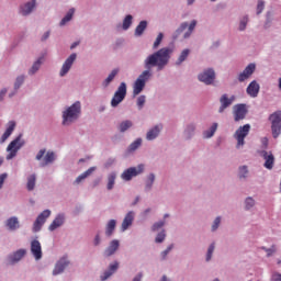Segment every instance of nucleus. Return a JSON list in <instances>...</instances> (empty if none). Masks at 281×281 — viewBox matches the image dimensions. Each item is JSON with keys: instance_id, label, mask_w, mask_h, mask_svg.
<instances>
[{"instance_id": "1a4fd4ad", "label": "nucleus", "mask_w": 281, "mask_h": 281, "mask_svg": "<svg viewBox=\"0 0 281 281\" xmlns=\"http://www.w3.org/2000/svg\"><path fill=\"white\" fill-rule=\"evenodd\" d=\"M259 156L265 159L263 166L267 168V170H273V165L276 164V157L273 156V153L261 150L259 151Z\"/></svg>"}, {"instance_id": "de8ad7c7", "label": "nucleus", "mask_w": 281, "mask_h": 281, "mask_svg": "<svg viewBox=\"0 0 281 281\" xmlns=\"http://www.w3.org/2000/svg\"><path fill=\"white\" fill-rule=\"evenodd\" d=\"M214 249H215L214 244H211L206 254V262H210V260H212V255L214 254Z\"/></svg>"}, {"instance_id": "f03ea898", "label": "nucleus", "mask_w": 281, "mask_h": 281, "mask_svg": "<svg viewBox=\"0 0 281 281\" xmlns=\"http://www.w3.org/2000/svg\"><path fill=\"white\" fill-rule=\"evenodd\" d=\"M81 111L80 102L77 101L72 105H70L66 111L63 113V124L64 126H69V124L76 122L79 117Z\"/></svg>"}, {"instance_id": "dca6fc26", "label": "nucleus", "mask_w": 281, "mask_h": 281, "mask_svg": "<svg viewBox=\"0 0 281 281\" xmlns=\"http://www.w3.org/2000/svg\"><path fill=\"white\" fill-rule=\"evenodd\" d=\"M259 93H260V83H258V81L256 80L251 81L247 87V94L250 95V98H258Z\"/></svg>"}, {"instance_id": "423d86ee", "label": "nucleus", "mask_w": 281, "mask_h": 281, "mask_svg": "<svg viewBox=\"0 0 281 281\" xmlns=\"http://www.w3.org/2000/svg\"><path fill=\"white\" fill-rule=\"evenodd\" d=\"M124 98H126V82H121L111 100V106H119V104L124 100Z\"/></svg>"}, {"instance_id": "37998d69", "label": "nucleus", "mask_w": 281, "mask_h": 281, "mask_svg": "<svg viewBox=\"0 0 281 281\" xmlns=\"http://www.w3.org/2000/svg\"><path fill=\"white\" fill-rule=\"evenodd\" d=\"M162 41H164V33H159L158 36L156 37V41L154 42L153 49H158Z\"/></svg>"}, {"instance_id": "2f4dec72", "label": "nucleus", "mask_w": 281, "mask_h": 281, "mask_svg": "<svg viewBox=\"0 0 281 281\" xmlns=\"http://www.w3.org/2000/svg\"><path fill=\"white\" fill-rule=\"evenodd\" d=\"M56 159V154L54 151H47L44 157V164L42 166H48V164H54Z\"/></svg>"}, {"instance_id": "bf43d9fd", "label": "nucleus", "mask_w": 281, "mask_h": 281, "mask_svg": "<svg viewBox=\"0 0 281 281\" xmlns=\"http://www.w3.org/2000/svg\"><path fill=\"white\" fill-rule=\"evenodd\" d=\"M239 82H245L247 80V68L238 77Z\"/></svg>"}, {"instance_id": "6ab92c4d", "label": "nucleus", "mask_w": 281, "mask_h": 281, "mask_svg": "<svg viewBox=\"0 0 281 281\" xmlns=\"http://www.w3.org/2000/svg\"><path fill=\"white\" fill-rule=\"evenodd\" d=\"M27 254V250L25 249H19L12 255L9 256V265H14L23 259V257Z\"/></svg>"}, {"instance_id": "0e129e2a", "label": "nucleus", "mask_w": 281, "mask_h": 281, "mask_svg": "<svg viewBox=\"0 0 281 281\" xmlns=\"http://www.w3.org/2000/svg\"><path fill=\"white\" fill-rule=\"evenodd\" d=\"M254 205H256V201L254 200V198H248L247 199V206L248 207H254Z\"/></svg>"}, {"instance_id": "5fc2aeb1", "label": "nucleus", "mask_w": 281, "mask_h": 281, "mask_svg": "<svg viewBox=\"0 0 281 281\" xmlns=\"http://www.w3.org/2000/svg\"><path fill=\"white\" fill-rule=\"evenodd\" d=\"M262 10H265V1L259 0L257 3V14H262Z\"/></svg>"}, {"instance_id": "7c9ffc66", "label": "nucleus", "mask_w": 281, "mask_h": 281, "mask_svg": "<svg viewBox=\"0 0 281 281\" xmlns=\"http://www.w3.org/2000/svg\"><path fill=\"white\" fill-rule=\"evenodd\" d=\"M75 12H76V9H74V8L69 9L66 16L61 19L59 25H61V26L67 25V23H69V21H71V19H74Z\"/></svg>"}, {"instance_id": "20e7f679", "label": "nucleus", "mask_w": 281, "mask_h": 281, "mask_svg": "<svg viewBox=\"0 0 281 281\" xmlns=\"http://www.w3.org/2000/svg\"><path fill=\"white\" fill-rule=\"evenodd\" d=\"M21 137H23V135L20 134L7 147V150L9 151V155H7L8 160L14 159V157H16V153H19V150L23 147V144H25L23 140H21Z\"/></svg>"}, {"instance_id": "cd10ccee", "label": "nucleus", "mask_w": 281, "mask_h": 281, "mask_svg": "<svg viewBox=\"0 0 281 281\" xmlns=\"http://www.w3.org/2000/svg\"><path fill=\"white\" fill-rule=\"evenodd\" d=\"M93 172H95V167H90L87 171H85L83 173H81V175L75 180V183H81L82 181H85V179H87V177H90L91 175H93Z\"/></svg>"}, {"instance_id": "6e6d98bb", "label": "nucleus", "mask_w": 281, "mask_h": 281, "mask_svg": "<svg viewBox=\"0 0 281 281\" xmlns=\"http://www.w3.org/2000/svg\"><path fill=\"white\" fill-rule=\"evenodd\" d=\"M247 177V167L243 166L239 168V179H245Z\"/></svg>"}, {"instance_id": "79ce46f5", "label": "nucleus", "mask_w": 281, "mask_h": 281, "mask_svg": "<svg viewBox=\"0 0 281 281\" xmlns=\"http://www.w3.org/2000/svg\"><path fill=\"white\" fill-rule=\"evenodd\" d=\"M194 27H196V20L191 21L188 32L184 33V38H190V35L192 34V32H194Z\"/></svg>"}, {"instance_id": "e433bc0d", "label": "nucleus", "mask_w": 281, "mask_h": 281, "mask_svg": "<svg viewBox=\"0 0 281 281\" xmlns=\"http://www.w3.org/2000/svg\"><path fill=\"white\" fill-rule=\"evenodd\" d=\"M188 56H190V49L186 48L181 52L178 60L176 61V65H181V63H183Z\"/></svg>"}, {"instance_id": "4d7b16f0", "label": "nucleus", "mask_w": 281, "mask_h": 281, "mask_svg": "<svg viewBox=\"0 0 281 281\" xmlns=\"http://www.w3.org/2000/svg\"><path fill=\"white\" fill-rule=\"evenodd\" d=\"M218 225H221V217H216L213 225H212V231L216 232L218 229Z\"/></svg>"}, {"instance_id": "7ed1b4c3", "label": "nucleus", "mask_w": 281, "mask_h": 281, "mask_svg": "<svg viewBox=\"0 0 281 281\" xmlns=\"http://www.w3.org/2000/svg\"><path fill=\"white\" fill-rule=\"evenodd\" d=\"M150 76H153V74H150V70H144L138 78L136 79V81L134 82L133 86V95L135 98V95H139V93H142V91H144V87H146V81L150 79Z\"/></svg>"}, {"instance_id": "f3484780", "label": "nucleus", "mask_w": 281, "mask_h": 281, "mask_svg": "<svg viewBox=\"0 0 281 281\" xmlns=\"http://www.w3.org/2000/svg\"><path fill=\"white\" fill-rule=\"evenodd\" d=\"M234 100H236L235 95H232L228 99L227 94H223L220 99V102L222 105L220 106L218 113H223V111H225L227 109V106H231V104H233Z\"/></svg>"}, {"instance_id": "2eb2a0df", "label": "nucleus", "mask_w": 281, "mask_h": 281, "mask_svg": "<svg viewBox=\"0 0 281 281\" xmlns=\"http://www.w3.org/2000/svg\"><path fill=\"white\" fill-rule=\"evenodd\" d=\"M67 267H69V260H67V257L60 258L53 270V276H59V273H63Z\"/></svg>"}, {"instance_id": "a18cd8bd", "label": "nucleus", "mask_w": 281, "mask_h": 281, "mask_svg": "<svg viewBox=\"0 0 281 281\" xmlns=\"http://www.w3.org/2000/svg\"><path fill=\"white\" fill-rule=\"evenodd\" d=\"M136 104L139 110L144 109V104H146V95H139L137 98Z\"/></svg>"}, {"instance_id": "39448f33", "label": "nucleus", "mask_w": 281, "mask_h": 281, "mask_svg": "<svg viewBox=\"0 0 281 281\" xmlns=\"http://www.w3.org/2000/svg\"><path fill=\"white\" fill-rule=\"evenodd\" d=\"M271 122L272 136L276 138L280 137L281 133V111L272 113L269 117Z\"/></svg>"}, {"instance_id": "338daca9", "label": "nucleus", "mask_w": 281, "mask_h": 281, "mask_svg": "<svg viewBox=\"0 0 281 281\" xmlns=\"http://www.w3.org/2000/svg\"><path fill=\"white\" fill-rule=\"evenodd\" d=\"M7 93H8V89H5V88L0 91V102L3 100V98Z\"/></svg>"}, {"instance_id": "a211bd4d", "label": "nucleus", "mask_w": 281, "mask_h": 281, "mask_svg": "<svg viewBox=\"0 0 281 281\" xmlns=\"http://www.w3.org/2000/svg\"><path fill=\"white\" fill-rule=\"evenodd\" d=\"M135 220V213H133V211H130L123 222H122V225H121V229L122 232H126V229H128L131 227V225H133V221Z\"/></svg>"}, {"instance_id": "f704fd0d", "label": "nucleus", "mask_w": 281, "mask_h": 281, "mask_svg": "<svg viewBox=\"0 0 281 281\" xmlns=\"http://www.w3.org/2000/svg\"><path fill=\"white\" fill-rule=\"evenodd\" d=\"M216 128H218V123H213L211 128L204 132V137L206 139H210V137H214V134L216 133Z\"/></svg>"}, {"instance_id": "5701e85b", "label": "nucleus", "mask_w": 281, "mask_h": 281, "mask_svg": "<svg viewBox=\"0 0 281 281\" xmlns=\"http://www.w3.org/2000/svg\"><path fill=\"white\" fill-rule=\"evenodd\" d=\"M65 223V214H58L55 220L52 222V224L48 226L49 232H54L58 229V227H61V225Z\"/></svg>"}, {"instance_id": "8fccbe9b", "label": "nucleus", "mask_w": 281, "mask_h": 281, "mask_svg": "<svg viewBox=\"0 0 281 281\" xmlns=\"http://www.w3.org/2000/svg\"><path fill=\"white\" fill-rule=\"evenodd\" d=\"M247 27V18L244 16L240 22H239V26H238V30L239 32H244V30H246Z\"/></svg>"}, {"instance_id": "3c124183", "label": "nucleus", "mask_w": 281, "mask_h": 281, "mask_svg": "<svg viewBox=\"0 0 281 281\" xmlns=\"http://www.w3.org/2000/svg\"><path fill=\"white\" fill-rule=\"evenodd\" d=\"M262 250L266 251L268 257L273 256V254H276V251H277L274 245L271 248L262 247Z\"/></svg>"}, {"instance_id": "774afa93", "label": "nucleus", "mask_w": 281, "mask_h": 281, "mask_svg": "<svg viewBox=\"0 0 281 281\" xmlns=\"http://www.w3.org/2000/svg\"><path fill=\"white\" fill-rule=\"evenodd\" d=\"M100 245V234H97L94 237V246L98 247Z\"/></svg>"}, {"instance_id": "4be33fe9", "label": "nucleus", "mask_w": 281, "mask_h": 281, "mask_svg": "<svg viewBox=\"0 0 281 281\" xmlns=\"http://www.w3.org/2000/svg\"><path fill=\"white\" fill-rule=\"evenodd\" d=\"M14 128H16V123L14 121H10L8 123V127H7L5 132L3 133V135L0 138V144L5 143L8 137H10V135H12V133H14Z\"/></svg>"}, {"instance_id": "c03bdc74", "label": "nucleus", "mask_w": 281, "mask_h": 281, "mask_svg": "<svg viewBox=\"0 0 281 281\" xmlns=\"http://www.w3.org/2000/svg\"><path fill=\"white\" fill-rule=\"evenodd\" d=\"M153 183H155V173H150L148 176V179L146 182V190H150V188H153Z\"/></svg>"}, {"instance_id": "4468645a", "label": "nucleus", "mask_w": 281, "mask_h": 281, "mask_svg": "<svg viewBox=\"0 0 281 281\" xmlns=\"http://www.w3.org/2000/svg\"><path fill=\"white\" fill-rule=\"evenodd\" d=\"M245 137H247V125H243L235 133V139L237 140V148L245 146Z\"/></svg>"}, {"instance_id": "393cba45", "label": "nucleus", "mask_w": 281, "mask_h": 281, "mask_svg": "<svg viewBox=\"0 0 281 281\" xmlns=\"http://www.w3.org/2000/svg\"><path fill=\"white\" fill-rule=\"evenodd\" d=\"M36 8V0H32L31 2L25 3L24 5L21 7V14L23 16H27Z\"/></svg>"}, {"instance_id": "69168bd1", "label": "nucleus", "mask_w": 281, "mask_h": 281, "mask_svg": "<svg viewBox=\"0 0 281 281\" xmlns=\"http://www.w3.org/2000/svg\"><path fill=\"white\" fill-rule=\"evenodd\" d=\"M271 281H281V274L280 273L272 274Z\"/></svg>"}, {"instance_id": "f8f14e48", "label": "nucleus", "mask_w": 281, "mask_h": 281, "mask_svg": "<svg viewBox=\"0 0 281 281\" xmlns=\"http://www.w3.org/2000/svg\"><path fill=\"white\" fill-rule=\"evenodd\" d=\"M77 55L76 53H72L64 63L59 76L63 78V76H67L69 74V69H71V66L76 61Z\"/></svg>"}, {"instance_id": "13d9d810", "label": "nucleus", "mask_w": 281, "mask_h": 281, "mask_svg": "<svg viewBox=\"0 0 281 281\" xmlns=\"http://www.w3.org/2000/svg\"><path fill=\"white\" fill-rule=\"evenodd\" d=\"M161 227H164V222L160 221L158 223H155L151 227L153 232H157V229H161Z\"/></svg>"}, {"instance_id": "aec40b11", "label": "nucleus", "mask_w": 281, "mask_h": 281, "mask_svg": "<svg viewBox=\"0 0 281 281\" xmlns=\"http://www.w3.org/2000/svg\"><path fill=\"white\" fill-rule=\"evenodd\" d=\"M120 249V240L114 239L110 243L109 247L104 250L105 258H109Z\"/></svg>"}, {"instance_id": "ddd939ff", "label": "nucleus", "mask_w": 281, "mask_h": 281, "mask_svg": "<svg viewBox=\"0 0 281 281\" xmlns=\"http://www.w3.org/2000/svg\"><path fill=\"white\" fill-rule=\"evenodd\" d=\"M31 254H33L35 260H41V258H43V248L38 239H33L31 241Z\"/></svg>"}, {"instance_id": "e2e57ef3", "label": "nucleus", "mask_w": 281, "mask_h": 281, "mask_svg": "<svg viewBox=\"0 0 281 281\" xmlns=\"http://www.w3.org/2000/svg\"><path fill=\"white\" fill-rule=\"evenodd\" d=\"M45 153L46 150L45 149H41L37 155H36V159L37 161H41L43 159V157H45Z\"/></svg>"}, {"instance_id": "052dcab7", "label": "nucleus", "mask_w": 281, "mask_h": 281, "mask_svg": "<svg viewBox=\"0 0 281 281\" xmlns=\"http://www.w3.org/2000/svg\"><path fill=\"white\" fill-rule=\"evenodd\" d=\"M172 247H175L173 245H170L166 250H164L161 252L162 256V260H166V256H168V254H170V251H172Z\"/></svg>"}, {"instance_id": "0eeeda50", "label": "nucleus", "mask_w": 281, "mask_h": 281, "mask_svg": "<svg viewBox=\"0 0 281 281\" xmlns=\"http://www.w3.org/2000/svg\"><path fill=\"white\" fill-rule=\"evenodd\" d=\"M144 172V165H138L137 167H131L126 169L122 175L121 178L123 181H131L133 177H137V175H142Z\"/></svg>"}, {"instance_id": "473e14b6", "label": "nucleus", "mask_w": 281, "mask_h": 281, "mask_svg": "<svg viewBox=\"0 0 281 281\" xmlns=\"http://www.w3.org/2000/svg\"><path fill=\"white\" fill-rule=\"evenodd\" d=\"M41 65H43V58H38L32 66V68L29 70V75L30 76H34V74H36V71H38L41 69Z\"/></svg>"}, {"instance_id": "72a5a7b5", "label": "nucleus", "mask_w": 281, "mask_h": 281, "mask_svg": "<svg viewBox=\"0 0 281 281\" xmlns=\"http://www.w3.org/2000/svg\"><path fill=\"white\" fill-rule=\"evenodd\" d=\"M36 187V175H31L27 178V184L26 188L29 190V192H32V190H34V188Z\"/></svg>"}, {"instance_id": "c85d7f7f", "label": "nucleus", "mask_w": 281, "mask_h": 281, "mask_svg": "<svg viewBox=\"0 0 281 281\" xmlns=\"http://www.w3.org/2000/svg\"><path fill=\"white\" fill-rule=\"evenodd\" d=\"M146 27H148V22L140 21L135 29V36H142V34H144V32L146 31Z\"/></svg>"}, {"instance_id": "f257e3e1", "label": "nucleus", "mask_w": 281, "mask_h": 281, "mask_svg": "<svg viewBox=\"0 0 281 281\" xmlns=\"http://www.w3.org/2000/svg\"><path fill=\"white\" fill-rule=\"evenodd\" d=\"M175 50L170 47H162L159 50L150 54L144 60L145 69H153V67L157 68V71H162L166 68L168 63H170V56Z\"/></svg>"}, {"instance_id": "a19ab883", "label": "nucleus", "mask_w": 281, "mask_h": 281, "mask_svg": "<svg viewBox=\"0 0 281 281\" xmlns=\"http://www.w3.org/2000/svg\"><path fill=\"white\" fill-rule=\"evenodd\" d=\"M133 25V15H126L123 20V30H128Z\"/></svg>"}, {"instance_id": "49530a36", "label": "nucleus", "mask_w": 281, "mask_h": 281, "mask_svg": "<svg viewBox=\"0 0 281 281\" xmlns=\"http://www.w3.org/2000/svg\"><path fill=\"white\" fill-rule=\"evenodd\" d=\"M23 82H25V77L20 76L16 78L15 83H14L15 91H18V89H21V85H23Z\"/></svg>"}, {"instance_id": "6e6552de", "label": "nucleus", "mask_w": 281, "mask_h": 281, "mask_svg": "<svg viewBox=\"0 0 281 281\" xmlns=\"http://www.w3.org/2000/svg\"><path fill=\"white\" fill-rule=\"evenodd\" d=\"M49 216H52V211H43L33 224V232H41V228L43 227V225H45V222L47 221V218H49Z\"/></svg>"}, {"instance_id": "864d4df0", "label": "nucleus", "mask_w": 281, "mask_h": 281, "mask_svg": "<svg viewBox=\"0 0 281 281\" xmlns=\"http://www.w3.org/2000/svg\"><path fill=\"white\" fill-rule=\"evenodd\" d=\"M254 71H256V64H249L247 66V78H249V76H251Z\"/></svg>"}, {"instance_id": "680f3d73", "label": "nucleus", "mask_w": 281, "mask_h": 281, "mask_svg": "<svg viewBox=\"0 0 281 281\" xmlns=\"http://www.w3.org/2000/svg\"><path fill=\"white\" fill-rule=\"evenodd\" d=\"M5 179H8V173H1L0 175V190L3 188V183L5 182Z\"/></svg>"}, {"instance_id": "603ef678", "label": "nucleus", "mask_w": 281, "mask_h": 281, "mask_svg": "<svg viewBox=\"0 0 281 281\" xmlns=\"http://www.w3.org/2000/svg\"><path fill=\"white\" fill-rule=\"evenodd\" d=\"M184 30H188V22H183L180 24L179 29L176 31V36H179L181 32H184Z\"/></svg>"}, {"instance_id": "bb28decb", "label": "nucleus", "mask_w": 281, "mask_h": 281, "mask_svg": "<svg viewBox=\"0 0 281 281\" xmlns=\"http://www.w3.org/2000/svg\"><path fill=\"white\" fill-rule=\"evenodd\" d=\"M7 227L11 231L14 232L15 229H19V218L18 217H10L7 220Z\"/></svg>"}, {"instance_id": "a878e982", "label": "nucleus", "mask_w": 281, "mask_h": 281, "mask_svg": "<svg viewBox=\"0 0 281 281\" xmlns=\"http://www.w3.org/2000/svg\"><path fill=\"white\" fill-rule=\"evenodd\" d=\"M117 226V222L115 220H110L105 226V236L111 238L113 233L115 232V227Z\"/></svg>"}, {"instance_id": "c756f323", "label": "nucleus", "mask_w": 281, "mask_h": 281, "mask_svg": "<svg viewBox=\"0 0 281 281\" xmlns=\"http://www.w3.org/2000/svg\"><path fill=\"white\" fill-rule=\"evenodd\" d=\"M75 12H76V9H74V8L69 9L66 16L61 19L59 25H61V26L67 25V23H69V21H71V19H74Z\"/></svg>"}, {"instance_id": "9d476101", "label": "nucleus", "mask_w": 281, "mask_h": 281, "mask_svg": "<svg viewBox=\"0 0 281 281\" xmlns=\"http://www.w3.org/2000/svg\"><path fill=\"white\" fill-rule=\"evenodd\" d=\"M198 78L200 82H204V85H212L216 78V74L214 72V69L210 68L201 72Z\"/></svg>"}, {"instance_id": "9b49d317", "label": "nucleus", "mask_w": 281, "mask_h": 281, "mask_svg": "<svg viewBox=\"0 0 281 281\" xmlns=\"http://www.w3.org/2000/svg\"><path fill=\"white\" fill-rule=\"evenodd\" d=\"M233 115L235 117V122H240V120H245V115H247V105L246 104L234 105Z\"/></svg>"}, {"instance_id": "58836bf2", "label": "nucleus", "mask_w": 281, "mask_h": 281, "mask_svg": "<svg viewBox=\"0 0 281 281\" xmlns=\"http://www.w3.org/2000/svg\"><path fill=\"white\" fill-rule=\"evenodd\" d=\"M116 175L112 172L108 177V190H111L115 186Z\"/></svg>"}, {"instance_id": "b1692460", "label": "nucleus", "mask_w": 281, "mask_h": 281, "mask_svg": "<svg viewBox=\"0 0 281 281\" xmlns=\"http://www.w3.org/2000/svg\"><path fill=\"white\" fill-rule=\"evenodd\" d=\"M161 128H162L161 125H156L155 127L149 130L147 132L146 139H148V142H153V139H157V137L159 136V133H161Z\"/></svg>"}, {"instance_id": "ea45409f", "label": "nucleus", "mask_w": 281, "mask_h": 281, "mask_svg": "<svg viewBox=\"0 0 281 281\" xmlns=\"http://www.w3.org/2000/svg\"><path fill=\"white\" fill-rule=\"evenodd\" d=\"M139 146H142V138H137L136 140H134L130 147H128V151L130 153H134V150H137V148H139Z\"/></svg>"}, {"instance_id": "09e8293b", "label": "nucleus", "mask_w": 281, "mask_h": 281, "mask_svg": "<svg viewBox=\"0 0 281 281\" xmlns=\"http://www.w3.org/2000/svg\"><path fill=\"white\" fill-rule=\"evenodd\" d=\"M164 240H166V232L165 231L158 233V235L156 236L155 241L156 243H164Z\"/></svg>"}, {"instance_id": "4c0bfd02", "label": "nucleus", "mask_w": 281, "mask_h": 281, "mask_svg": "<svg viewBox=\"0 0 281 281\" xmlns=\"http://www.w3.org/2000/svg\"><path fill=\"white\" fill-rule=\"evenodd\" d=\"M120 70L114 69L111 71V74L108 76V78L104 80V86L109 87V85H111V82H113L114 78L117 76Z\"/></svg>"}, {"instance_id": "c9c22d12", "label": "nucleus", "mask_w": 281, "mask_h": 281, "mask_svg": "<svg viewBox=\"0 0 281 281\" xmlns=\"http://www.w3.org/2000/svg\"><path fill=\"white\" fill-rule=\"evenodd\" d=\"M133 126V122L132 121H123L119 128L121 133H126V131H128V128H131Z\"/></svg>"}, {"instance_id": "412c9836", "label": "nucleus", "mask_w": 281, "mask_h": 281, "mask_svg": "<svg viewBox=\"0 0 281 281\" xmlns=\"http://www.w3.org/2000/svg\"><path fill=\"white\" fill-rule=\"evenodd\" d=\"M117 269H120V262L114 261L109 266V269L103 273V276H101V280H109V278H111V276L114 274Z\"/></svg>"}]
</instances>
